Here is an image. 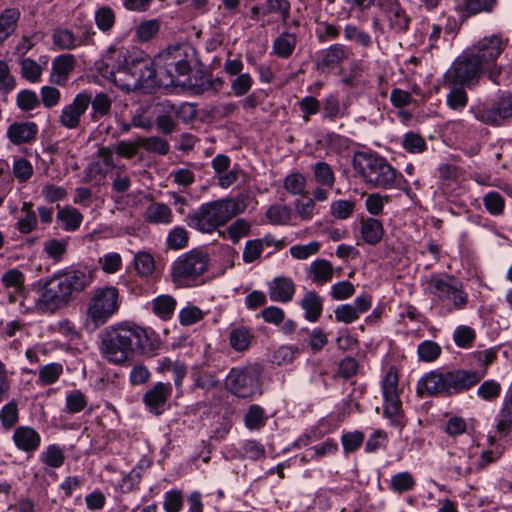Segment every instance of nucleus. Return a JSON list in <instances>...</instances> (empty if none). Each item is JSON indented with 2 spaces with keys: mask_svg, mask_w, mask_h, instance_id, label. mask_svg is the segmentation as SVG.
Wrapping results in <instances>:
<instances>
[{
  "mask_svg": "<svg viewBox=\"0 0 512 512\" xmlns=\"http://www.w3.org/2000/svg\"><path fill=\"white\" fill-rule=\"evenodd\" d=\"M93 282L89 271L80 269L61 270L49 278L38 281V297L35 307L43 313H55L68 306Z\"/></svg>",
  "mask_w": 512,
  "mask_h": 512,
  "instance_id": "f257e3e1",
  "label": "nucleus"
},
{
  "mask_svg": "<svg viewBox=\"0 0 512 512\" xmlns=\"http://www.w3.org/2000/svg\"><path fill=\"white\" fill-rule=\"evenodd\" d=\"M153 348L148 331L134 324L108 326L99 334V351L110 363L123 364L136 352Z\"/></svg>",
  "mask_w": 512,
  "mask_h": 512,
  "instance_id": "f03ea898",
  "label": "nucleus"
},
{
  "mask_svg": "<svg viewBox=\"0 0 512 512\" xmlns=\"http://www.w3.org/2000/svg\"><path fill=\"white\" fill-rule=\"evenodd\" d=\"M483 374L462 369L452 371L434 370L419 379L416 392L419 397L424 395L450 396L470 389L480 382Z\"/></svg>",
  "mask_w": 512,
  "mask_h": 512,
  "instance_id": "7ed1b4c3",
  "label": "nucleus"
},
{
  "mask_svg": "<svg viewBox=\"0 0 512 512\" xmlns=\"http://www.w3.org/2000/svg\"><path fill=\"white\" fill-rule=\"evenodd\" d=\"M197 62V52L189 44L169 46L155 57L159 69L160 84L163 87L186 84L182 77H188Z\"/></svg>",
  "mask_w": 512,
  "mask_h": 512,
  "instance_id": "20e7f679",
  "label": "nucleus"
},
{
  "mask_svg": "<svg viewBox=\"0 0 512 512\" xmlns=\"http://www.w3.org/2000/svg\"><path fill=\"white\" fill-rule=\"evenodd\" d=\"M246 205L236 198H225L202 204L188 216L189 226L203 233H212L230 219L244 212Z\"/></svg>",
  "mask_w": 512,
  "mask_h": 512,
  "instance_id": "39448f33",
  "label": "nucleus"
},
{
  "mask_svg": "<svg viewBox=\"0 0 512 512\" xmlns=\"http://www.w3.org/2000/svg\"><path fill=\"white\" fill-rule=\"evenodd\" d=\"M353 167L363 182L374 188L392 189L397 180V170L386 158L377 154L356 153Z\"/></svg>",
  "mask_w": 512,
  "mask_h": 512,
  "instance_id": "423d86ee",
  "label": "nucleus"
},
{
  "mask_svg": "<svg viewBox=\"0 0 512 512\" xmlns=\"http://www.w3.org/2000/svg\"><path fill=\"white\" fill-rule=\"evenodd\" d=\"M120 303V293L115 286L95 288L87 302L85 329L94 332L105 325L118 312Z\"/></svg>",
  "mask_w": 512,
  "mask_h": 512,
  "instance_id": "0eeeda50",
  "label": "nucleus"
},
{
  "mask_svg": "<svg viewBox=\"0 0 512 512\" xmlns=\"http://www.w3.org/2000/svg\"><path fill=\"white\" fill-rule=\"evenodd\" d=\"M428 291L434 295V303L440 305V314L444 316L463 310L468 304L463 284L451 276L432 275L428 280Z\"/></svg>",
  "mask_w": 512,
  "mask_h": 512,
  "instance_id": "6e6552de",
  "label": "nucleus"
},
{
  "mask_svg": "<svg viewBox=\"0 0 512 512\" xmlns=\"http://www.w3.org/2000/svg\"><path fill=\"white\" fill-rule=\"evenodd\" d=\"M210 257L201 248L183 253L172 263L170 275L177 287L197 285L200 277L208 270Z\"/></svg>",
  "mask_w": 512,
  "mask_h": 512,
  "instance_id": "1a4fd4ad",
  "label": "nucleus"
},
{
  "mask_svg": "<svg viewBox=\"0 0 512 512\" xmlns=\"http://www.w3.org/2000/svg\"><path fill=\"white\" fill-rule=\"evenodd\" d=\"M506 46L502 37L491 35L480 39L467 51L474 56L477 63L486 71L488 78L495 84H499L498 78L501 69L497 66V59Z\"/></svg>",
  "mask_w": 512,
  "mask_h": 512,
  "instance_id": "9d476101",
  "label": "nucleus"
},
{
  "mask_svg": "<svg viewBox=\"0 0 512 512\" xmlns=\"http://www.w3.org/2000/svg\"><path fill=\"white\" fill-rule=\"evenodd\" d=\"M486 71L477 63L473 55L466 50L452 63L444 74L445 85H460L468 89L478 85Z\"/></svg>",
  "mask_w": 512,
  "mask_h": 512,
  "instance_id": "9b49d317",
  "label": "nucleus"
},
{
  "mask_svg": "<svg viewBox=\"0 0 512 512\" xmlns=\"http://www.w3.org/2000/svg\"><path fill=\"white\" fill-rule=\"evenodd\" d=\"M398 381L397 371L391 367L381 384L384 399L383 415L393 426L402 428L406 420L402 409V401L400 400Z\"/></svg>",
  "mask_w": 512,
  "mask_h": 512,
  "instance_id": "f8f14e48",
  "label": "nucleus"
},
{
  "mask_svg": "<svg viewBox=\"0 0 512 512\" xmlns=\"http://www.w3.org/2000/svg\"><path fill=\"white\" fill-rule=\"evenodd\" d=\"M259 374V369L254 365L232 368L226 377L225 386L237 397H250L259 390Z\"/></svg>",
  "mask_w": 512,
  "mask_h": 512,
  "instance_id": "ddd939ff",
  "label": "nucleus"
},
{
  "mask_svg": "<svg viewBox=\"0 0 512 512\" xmlns=\"http://www.w3.org/2000/svg\"><path fill=\"white\" fill-rule=\"evenodd\" d=\"M138 58H127L123 53L118 54V60L112 64L107 63V78L112 81L118 88L126 92L136 91V73L134 69Z\"/></svg>",
  "mask_w": 512,
  "mask_h": 512,
  "instance_id": "4468645a",
  "label": "nucleus"
},
{
  "mask_svg": "<svg viewBox=\"0 0 512 512\" xmlns=\"http://www.w3.org/2000/svg\"><path fill=\"white\" fill-rule=\"evenodd\" d=\"M475 118L488 125L499 126L512 118V91L503 92L490 108L474 112Z\"/></svg>",
  "mask_w": 512,
  "mask_h": 512,
  "instance_id": "2eb2a0df",
  "label": "nucleus"
},
{
  "mask_svg": "<svg viewBox=\"0 0 512 512\" xmlns=\"http://www.w3.org/2000/svg\"><path fill=\"white\" fill-rule=\"evenodd\" d=\"M89 91L83 90L75 95L70 104L65 105L59 115V123L66 129H77L81 118L90 106Z\"/></svg>",
  "mask_w": 512,
  "mask_h": 512,
  "instance_id": "dca6fc26",
  "label": "nucleus"
},
{
  "mask_svg": "<svg viewBox=\"0 0 512 512\" xmlns=\"http://www.w3.org/2000/svg\"><path fill=\"white\" fill-rule=\"evenodd\" d=\"M134 73H136V91L152 93L155 88L163 87L160 84L159 69L155 64V59L138 58Z\"/></svg>",
  "mask_w": 512,
  "mask_h": 512,
  "instance_id": "f3484780",
  "label": "nucleus"
},
{
  "mask_svg": "<svg viewBox=\"0 0 512 512\" xmlns=\"http://www.w3.org/2000/svg\"><path fill=\"white\" fill-rule=\"evenodd\" d=\"M350 55L351 50L347 46L340 43L333 44L317 53L316 69L322 72L333 70Z\"/></svg>",
  "mask_w": 512,
  "mask_h": 512,
  "instance_id": "a211bd4d",
  "label": "nucleus"
},
{
  "mask_svg": "<svg viewBox=\"0 0 512 512\" xmlns=\"http://www.w3.org/2000/svg\"><path fill=\"white\" fill-rule=\"evenodd\" d=\"M372 306V297L369 294H362L356 297L353 304H343L336 307L335 319L337 322L350 324L357 320L360 315L367 312Z\"/></svg>",
  "mask_w": 512,
  "mask_h": 512,
  "instance_id": "6ab92c4d",
  "label": "nucleus"
},
{
  "mask_svg": "<svg viewBox=\"0 0 512 512\" xmlns=\"http://www.w3.org/2000/svg\"><path fill=\"white\" fill-rule=\"evenodd\" d=\"M172 394L171 383L158 382L143 395V402L154 415H161Z\"/></svg>",
  "mask_w": 512,
  "mask_h": 512,
  "instance_id": "aec40b11",
  "label": "nucleus"
},
{
  "mask_svg": "<svg viewBox=\"0 0 512 512\" xmlns=\"http://www.w3.org/2000/svg\"><path fill=\"white\" fill-rule=\"evenodd\" d=\"M380 9L388 21L390 30L394 33H404L408 30L411 18L398 0H389Z\"/></svg>",
  "mask_w": 512,
  "mask_h": 512,
  "instance_id": "412c9836",
  "label": "nucleus"
},
{
  "mask_svg": "<svg viewBox=\"0 0 512 512\" xmlns=\"http://www.w3.org/2000/svg\"><path fill=\"white\" fill-rule=\"evenodd\" d=\"M15 446L26 453L35 452L41 444L40 434L30 426H19L13 433Z\"/></svg>",
  "mask_w": 512,
  "mask_h": 512,
  "instance_id": "4be33fe9",
  "label": "nucleus"
},
{
  "mask_svg": "<svg viewBox=\"0 0 512 512\" xmlns=\"http://www.w3.org/2000/svg\"><path fill=\"white\" fill-rule=\"evenodd\" d=\"M75 66V57L72 54H63L57 56L52 62L50 73V82L59 86H64L70 73Z\"/></svg>",
  "mask_w": 512,
  "mask_h": 512,
  "instance_id": "5701e85b",
  "label": "nucleus"
},
{
  "mask_svg": "<svg viewBox=\"0 0 512 512\" xmlns=\"http://www.w3.org/2000/svg\"><path fill=\"white\" fill-rule=\"evenodd\" d=\"M269 297L274 302L287 303L293 299L295 284L289 277H275L269 283Z\"/></svg>",
  "mask_w": 512,
  "mask_h": 512,
  "instance_id": "b1692460",
  "label": "nucleus"
},
{
  "mask_svg": "<svg viewBox=\"0 0 512 512\" xmlns=\"http://www.w3.org/2000/svg\"><path fill=\"white\" fill-rule=\"evenodd\" d=\"M37 133L38 127L34 122L13 123L7 129V137L15 145L31 142Z\"/></svg>",
  "mask_w": 512,
  "mask_h": 512,
  "instance_id": "393cba45",
  "label": "nucleus"
},
{
  "mask_svg": "<svg viewBox=\"0 0 512 512\" xmlns=\"http://www.w3.org/2000/svg\"><path fill=\"white\" fill-rule=\"evenodd\" d=\"M143 217L144 220L150 224L168 225L173 221L171 208L162 202H152L148 205Z\"/></svg>",
  "mask_w": 512,
  "mask_h": 512,
  "instance_id": "a878e982",
  "label": "nucleus"
},
{
  "mask_svg": "<svg viewBox=\"0 0 512 512\" xmlns=\"http://www.w3.org/2000/svg\"><path fill=\"white\" fill-rule=\"evenodd\" d=\"M360 232L363 240L370 245L378 244L384 235V227L380 220L368 217L360 221Z\"/></svg>",
  "mask_w": 512,
  "mask_h": 512,
  "instance_id": "bb28decb",
  "label": "nucleus"
},
{
  "mask_svg": "<svg viewBox=\"0 0 512 512\" xmlns=\"http://www.w3.org/2000/svg\"><path fill=\"white\" fill-rule=\"evenodd\" d=\"M168 100L162 101L156 106V120L155 124L157 129L164 135H170L177 129L176 117L170 112Z\"/></svg>",
  "mask_w": 512,
  "mask_h": 512,
  "instance_id": "cd10ccee",
  "label": "nucleus"
},
{
  "mask_svg": "<svg viewBox=\"0 0 512 512\" xmlns=\"http://www.w3.org/2000/svg\"><path fill=\"white\" fill-rule=\"evenodd\" d=\"M95 33H87L84 40L78 41L74 33L69 29H57L53 33V43L61 50H72L83 43L92 41Z\"/></svg>",
  "mask_w": 512,
  "mask_h": 512,
  "instance_id": "c85d7f7f",
  "label": "nucleus"
},
{
  "mask_svg": "<svg viewBox=\"0 0 512 512\" xmlns=\"http://www.w3.org/2000/svg\"><path fill=\"white\" fill-rule=\"evenodd\" d=\"M308 276L317 285L329 282L333 277V266L326 259H316L307 269Z\"/></svg>",
  "mask_w": 512,
  "mask_h": 512,
  "instance_id": "c756f323",
  "label": "nucleus"
},
{
  "mask_svg": "<svg viewBox=\"0 0 512 512\" xmlns=\"http://www.w3.org/2000/svg\"><path fill=\"white\" fill-rule=\"evenodd\" d=\"M300 306L305 311L306 320L316 322L322 314L323 300L315 291H309L302 298Z\"/></svg>",
  "mask_w": 512,
  "mask_h": 512,
  "instance_id": "7c9ffc66",
  "label": "nucleus"
},
{
  "mask_svg": "<svg viewBox=\"0 0 512 512\" xmlns=\"http://www.w3.org/2000/svg\"><path fill=\"white\" fill-rule=\"evenodd\" d=\"M1 281L5 288L13 289V292L9 295V301L12 303L16 302L17 295L22 294L24 291V274L16 268L9 269L3 274Z\"/></svg>",
  "mask_w": 512,
  "mask_h": 512,
  "instance_id": "2f4dec72",
  "label": "nucleus"
},
{
  "mask_svg": "<svg viewBox=\"0 0 512 512\" xmlns=\"http://www.w3.org/2000/svg\"><path fill=\"white\" fill-rule=\"evenodd\" d=\"M296 45V34L284 31L273 41L272 50L276 56L287 59L293 54Z\"/></svg>",
  "mask_w": 512,
  "mask_h": 512,
  "instance_id": "473e14b6",
  "label": "nucleus"
},
{
  "mask_svg": "<svg viewBox=\"0 0 512 512\" xmlns=\"http://www.w3.org/2000/svg\"><path fill=\"white\" fill-rule=\"evenodd\" d=\"M313 181L322 187L333 188L336 177L332 167L324 161H318L311 165Z\"/></svg>",
  "mask_w": 512,
  "mask_h": 512,
  "instance_id": "72a5a7b5",
  "label": "nucleus"
},
{
  "mask_svg": "<svg viewBox=\"0 0 512 512\" xmlns=\"http://www.w3.org/2000/svg\"><path fill=\"white\" fill-rule=\"evenodd\" d=\"M194 386L205 391L217 388L220 381L214 372L208 371L201 366H195L191 372Z\"/></svg>",
  "mask_w": 512,
  "mask_h": 512,
  "instance_id": "f704fd0d",
  "label": "nucleus"
},
{
  "mask_svg": "<svg viewBox=\"0 0 512 512\" xmlns=\"http://www.w3.org/2000/svg\"><path fill=\"white\" fill-rule=\"evenodd\" d=\"M19 18L20 12L16 8L5 9L0 14V44L15 32Z\"/></svg>",
  "mask_w": 512,
  "mask_h": 512,
  "instance_id": "c9c22d12",
  "label": "nucleus"
},
{
  "mask_svg": "<svg viewBox=\"0 0 512 512\" xmlns=\"http://www.w3.org/2000/svg\"><path fill=\"white\" fill-rule=\"evenodd\" d=\"M176 304L175 298L170 295H160L153 299L151 303L153 313L164 321L172 318Z\"/></svg>",
  "mask_w": 512,
  "mask_h": 512,
  "instance_id": "e433bc0d",
  "label": "nucleus"
},
{
  "mask_svg": "<svg viewBox=\"0 0 512 512\" xmlns=\"http://www.w3.org/2000/svg\"><path fill=\"white\" fill-rule=\"evenodd\" d=\"M90 105L92 106L91 117L94 120H98L101 117L108 115L112 107V99L104 92L96 93L93 97L92 93L89 92Z\"/></svg>",
  "mask_w": 512,
  "mask_h": 512,
  "instance_id": "4c0bfd02",
  "label": "nucleus"
},
{
  "mask_svg": "<svg viewBox=\"0 0 512 512\" xmlns=\"http://www.w3.org/2000/svg\"><path fill=\"white\" fill-rule=\"evenodd\" d=\"M253 334L247 327L233 328L229 335L230 345L236 351H245L249 348Z\"/></svg>",
  "mask_w": 512,
  "mask_h": 512,
  "instance_id": "58836bf2",
  "label": "nucleus"
},
{
  "mask_svg": "<svg viewBox=\"0 0 512 512\" xmlns=\"http://www.w3.org/2000/svg\"><path fill=\"white\" fill-rule=\"evenodd\" d=\"M450 91L446 96L447 106L455 111H462L468 103L466 87L460 85H446Z\"/></svg>",
  "mask_w": 512,
  "mask_h": 512,
  "instance_id": "ea45409f",
  "label": "nucleus"
},
{
  "mask_svg": "<svg viewBox=\"0 0 512 512\" xmlns=\"http://www.w3.org/2000/svg\"><path fill=\"white\" fill-rule=\"evenodd\" d=\"M448 464L449 469L461 477L469 475L473 469L470 463V455L464 451L450 453Z\"/></svg>",
  "mask_w": 512,
  "mask_h": 512,
  "instance_id": "a19ab883",
  "label": "nucleus"
},
{
  "mask_svg": "<svg viewBox=\"0 0 512 512\" xmlns=\"http://www.w3.org/2000/svg\"><path fill=\"white\" fill-rule=\"evenodd\" d=\"M415 485L416 480L412 473L403 471L391 477L389 487L393 492L403 494L413 490Z\"/></svg>",
  "mask_w": 512,
  "mask_h": 512,
  "instance_id": "79ce46f5",
  "label": "nucleus"
},
{
  "mask_svg": "<svg viewBox=\"0 0 512 512\" xmlns=\"http://www.w3.org/2000/svg\"><path fill=\"white\" fill-rule=\"evenodd\" d=\"M497 431L507 435L512 431V389L506 396L503 407L498 415Z\"/></svg>",
  "mask_w": 512,
  "mask_h": 512,
  "instance_id": "37998d69",
  "label": "nucleus"
},
{
  "mask_svg": "<svg viewBox=\"0 0 512 512\" xmlns=\"http://www.w3.org/2000/svg\"><path fill=\"white\" fill-rule=\"evenodd\" d=\"M290 2L288 0H266L262 3V16L279 13L284 24L290 17Z\"/></svg>",
  "mask_w": 512,
  "mask_h": 512,
  "instance_id": "c03bdc74",
  "label": "nucleus"
},
{
  "mask_svg": "<svg viewBox=\"0 0 512 512\" xmlns=\"http://www.w3.org/2000/svg\"><path fill=\"white\" fill-rule=\"evenodd\" d=\"M95 24L102 32H109L115 25L116 15L110 6H101L95 11Z\"/></svg>",
  "mask_w": 512,
  "mask_h": 512,
  "instance_id": "a18cd8bd",
  "label": "nucleus"
},
{
  "mask_svg": "<svg viewBox=\"0 0 512 512\" xmlns=\"http://www.w3.org/2000/svg\"><path fill=\"white\" fill-rule=\"evenodd\" d=\"M292 210L287 205H271L266 211V218L272 225H286L291 219Z\"/></svg>",
  "mask_w": 512,
  "mask_h": 512,
  "instance_id": "49530a36",
  "label": "nucleus"
},
{
  "mask_svg": "<svg viewBox=\"0 0 512 512\" xmlns=\"http://www.w3.org/2000/svg\"><path fill=\"white\" fill-rule=\"evenodd\" d=\"M19 420V408L16 400H11L0 410V422L4 430L12 429Z\"/></svg>",
  "mask_w": 512,
  "mask_h": 512,
  "instance_id": "de8ad7c7",
  "label": "nucleus"
},
{
  "mask_svg": "<svg viewBox=\"0 0 512 512\" xmlns=\"http://www.w3.org/2000/svg\"><path fill=\"white\" fill-rule=\"evenodd\" d=\"M57 218L64 223V228L67 231H74L79 228L83 216L73 207H65L58 211Z\"/></svg>",
  "mask_w": 512,
  "mask_h": 512,
  "instance_id": "09e8293b",
  "label": "nucleus"
},
{
  "mask_svg": "<svg viewBox=\"0 0 512 512\" xmlns=\"http://www.w3.org/2000/svg\"><path fill=\"white\" fill-rule=\"evenodd\" d=\"M355 207L353 200H335L330 204V215L338 220H346L353 215Z\"/></svg>",
  "mask_w": 512,
  "mask_h": 512,
  "instance_id": "8fccbe9b",
  "label": "nucleus"
},
{
  "mask_svg": "<svg viewBox=\"0 0 512 512\" xmlns=\"http://www.w3.org/2000/svg\"><path fill=\"white\" fill-rule=\"evenodd\" d=\"M139 145L148 153H155L158 155H166L170 151L168 141L158 136L142 138L139 141Z\"/></svg>",
  "mask_w": 512,
  "mask_h": 512,
  "instance_id": "3c124183",
  "label": "nucleus"
},
{
  "mask_svg": "<svg viewBox=\"0 0 512 512\" xmlns=\"http://www.w3.org/2000/svg\"><path fill=\"white\" fill-rule=\"evenodd\" d=\"M497 0H464L461 11L467 17L482 12H491Z\"/></svg>",
  "mask_w": 512,
  "mask_h": 512,
  "instance_id": "603ef678",
  "label": "nucleus"
},
{
  "mask_svg": "<svg viewBox=\"0 0 512 512\" xmlns=\"http://www.w3.org/2000/svg\"><path fill=\"white\" fill-rule=\"evenodd\" d=\"M21 67V76L31 83H37L41 79L42 68L31 58H22L19 61Z\"/></svg>",
  "mask_w": 512,
  "mask_h": 512,
  "instance_id": "864d4df0",
  "label": "nucleus"
},
{
  "mask_svg": "<svg viewBox=\"0 0 512 512\" xmlns=\"http://www.w3.org/2000/svg\"><path fill=\"white\" fill-rule=\"evenodd\" d=\"M245 425L250 430L262 428L266 423L264 409L259 405H251L244 418Z\"/></svg>",
  "mask_w": 512,
  "mask_h": 512,
  "instance_id": "5fc2aeb1",
  "label": "nucleus"
},
{
  "mask_svg": "<svg viewBox=\"0 0 512 512\" xmlns=\"http://www.w3.org/2000/svg\"><path fill=\"white\" fill-rule=\"evenodd\" d=\"M166 107H170V112L175 115L176 119H180L184 123L191 122L197 115L196 107L191 103L184 102L176 105L168 100Z\"/></svg>",
  "mask_w": 512,
  "mask_h": 512,
  "instance_id": "6e6d98bb",
  "label": "nucleus"
},
{
  "mask_svg": "<svg viewBox=\"0 0 512 512\" xmlns=\"http://www.w3.org/2000/svg\"><path fill=\"white\" fill-rule=\"evenodd\" d=\"M40 460L51 468H59L63 465L65 456L59 446L52 444L41 453Z\"/></svg>",
  "mask_w": 512,
  "mask_h": 512,
  "instance_id": "4d7b16f0",
  "label": "nucleus"
},
{
  "mask_svg": "<svg viewBox=\"0 0 512 512\" xmlns=\"http://www.w3.org/2000/svg\"><path fill=\"white\" fill-rule=\"evenodd\" d=\"M134 266L140 276L147 277L155 270L154 258L150 253L140 251L134 257Z\"/></svg>",
  "mask_w": 512,
  "mask_h": 512,
  "instance_id": "13d9d810",
  "label": "nucleus"
},
{
  "mask_svg": "<svg viewBox=\"0 0 512 512\" xmlns=\"http://www.w3.org/2000/svg\"><path fill=\"white\" fill-rule=\"evenodd\" d=\"M402 147L409 153L418 154L426 150L427 144L420 134L408 132L403 137Z\"/></svg>",
  "mask_w": 512,
  "mask_h": 512,
  "instance_id": "bf43d9fd",
  "label": "nucleus"
},
{
  "mask_svg": "<svg viewBox=\"0 0 512 512\" xmlns=\"http://www.w3.org/2000/svg\"><path fill=\"white\" fill-rule=\"evenodd\" d=\"M87 398L80 390H72L66 395V411L70 414H76L85 409Z\"/></svg>",
  "mask_w": 512,
  "mask_h": 512,
  "instance_id": "052dcab7",
  "label": "nucleus"
},
{
  "mask_svg": "<svg viewBox=\"0 0 512 512\" xmlns=\"http://www.w3.org/2000/svg\"><path fill=\"white\" fill-rule=\"evenodd\" d=\"M284 188L293 195H306V178L301 173H291L284 180Z\"/></svg>",
  "mask_w": 512,
  "mask_h": 512,
  "instance_id": "680f3d73",
  "label": "nucleus"
},
{
  "mask_svg": "<svg viewBox=\"0 0 512 512\" xmlns=\"http://www.w3.org/2000/svg\"><path fill=\"white\" fill-rule=\"evenodd\" d=\"M344 37L348 41H354L357 44L368 48L372 45V38L368 32L360 30L355 25H346L344 28Z\"/></svg>",
  "mask_w": 512,
  "mask_h": 512,
  "instance_id": "e2e57ef3",
  "label": "nucleus"
},
{
  "mask_svg": "<svg viewBox=\"0 0 512 512\" xmlns=\"http://www.w3.org/2000/svg\"><path fill=\"white\" fill-rule=\"evenodd\" d=\"M17 106L22 111H31L40 106L41 102L35 91L24 89L16 97Z\"/></svg>",
  "mask_w": 512,
  "mask_h": 512,
  "instance_id": "0e129e2a",
  "label": "nucleus"
},
{
  "mask_svg": "<svg viewBox=\"0 0 512 512\" xmlns=\"http://www.w3.org/2000/svg\"><path fill=\"white\" fill-rule=\"evenodd\" d=\"M63 372V366L59 363H50L40 367L39 380L45 384L50 385L58 381Z\"/></svg>",
  "mask_w": 512,
  "mask_h": 512,
  "instance_id": "69168bd1",
  "label": "nucleus"
},
{
  "mask_svg": "<svg viewBox=\"0 0 512 512\" xmlns=\"http://www.w3.org/2000/svg\"><path fill=\"white\" fill-rule=\"evenodd\" d=\"M189 240V235L186 229L177 226L173 228L167 236V246L171 249L178 250L184 248Z\"/></svg>",
  "mask_w": 512,
  "mask_h": 512,
  "instance_id": "338daca9",
  "label": "nucleus"
},
{
  "mask_svg": "<svg viewBox=\"0 0 512 512\" xmlns=\"http://www.w3.org/2000/svg\"><path fill=\"white\" fill-rule=\"evenodd\" d=\"M251 230V224L247 220L237 219L227 228V234L231 241L236 244L242 237L248 236Z\"/></svg>",
  "mask_w": 512,
  "mask_h": 512,
  "instance_id": "774afa93",
  "label": "nucleus"
}]
</instances>
